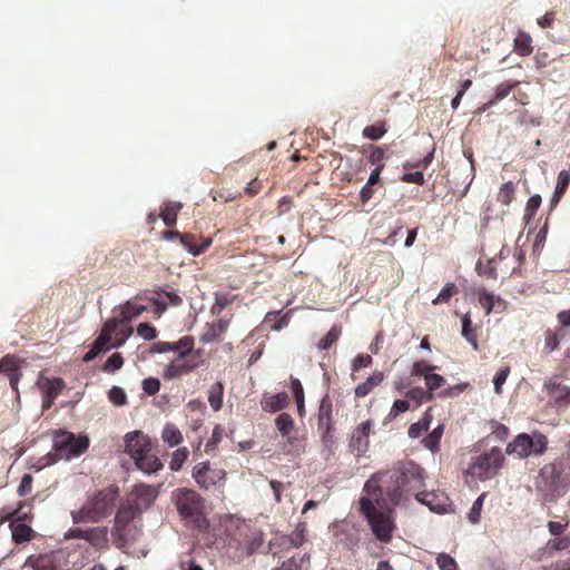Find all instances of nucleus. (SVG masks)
<instances>
[{"mask_svg": "<svg viewBox=\"0 0 570 570\" xmlns=\"http://www.w3.org/2000/svg\"><path fill=\"white\" fill-rule=\"evenodd\" d=\"M161 438L169 446H176L183 442V434L179 429L171 423H167L161 432Z\"/></svg>", "mask_w": 570, "mask_h": 570, "instance_id": "nucleus-35", "label": "nucleus"}, {"mask_svg": "<svg viewBox=\"0 0 570 570\" xmlns=\"http://www.w3.org/2000/svg\"><path fill=\"white\" fill-rule=\"evenodd\" d=\"M193 478L204 490L220 484L226 479V472L220 468H213L208 462L198 463L193 470Z\"/></svg>", "mask_w": 570, "mask_h": 570, "instance_id": "nucleus-15", "label": "nucleus"}, {"mask_svg": "<svg viewBox=\"0 0 570 570\" xmlns=\"http://www.w3.org/2000/svg\"><path fill=\"white\" fill-rule=\"evenodd\" d=\"M291 399L286 392H281L274 395L263 394L261 399V407L268 413H275L286 409L289 405Z\"/></svg>", "mask_w": 570, "mask_h": 570, "instance_id": "nucleus-20", "label": "nucleus"}, {"mask_svg": "<svg viewBox=\"0 0 570 570\" xmlns=\"http://www.w3.org/2000/svg\"><path fill=\"white\" fill-rule=\"evenodd\" d=\"M38 387L42 393V407L49 410L55 400L61 394L65 389V382L60 377H47L41 375L37 382Z\"/></svg>", "mask_w": 570, "mask_h": 570, "instance_id": "nucleus-17", "label": "nucleus"}, {"mask_svg": "<svg viewBox=\"0 0 570 570\" xmlns=\"http://www.w3.org/2000/svg\"><path fill=\"white\" fill-rule=\"evenodd\" d=\"M509 374H510L509 366H504L499 372H497V374L493 379L494 391L497 394H500L502 392V385L507 381V377L509 376Z\"/></svg>", "mask_w": 570, "mask_h": 570, "instance_id": "nucleus-58", "label": "nucleus"}, {"mask_svg": "<svg viewBox=\"0 0 570 570\" xmlns=\"http://www.w3.org/2000/svg\"><path fill=\"white\" fill-rule=\"evenodd\" d=\"M428 475L425 470L412 460L397 463L393 469L383 471L382 487L387 492L392 505L405 502L407 494L431 511L436 513L446 512L451 505L449 497L440 490L424 491Z\"/></svg>", "mask_w": 570, "mask_h": 570, "instance_id": "nucleus-1", "label": "nucleus"}, {"mask_svg": "<svg viewBox=\"0 0 570 570\" xmlns=\"http://www.w3.org/2000/svg\"><path fill=\"white\" fill-rule=\"evenodd\" d=\"M484 497L485 494L482 493L472 504L469 513H468V519L471 523H478L480 521V517H481V511H482V507H483V501H484Z\"/></svg>", "mask_w": 570, "mask_h": 570, "instance_id": "nucleus-47", "label": "nucleus"}, {"mask_svg": "<svg viewBox=\"0 0 570 570\" xmlns=\"http://www.w3.org/2000/svg\"><path fill=\"white\" fill-rule=\"evenodd\" d=\"M436 367L426 361H416L412 366V375L413 376H424L426 374H432Z\"/></svg>", "mask_w": 570, "mask_h": 570, "instance_id": "nucleus-51", "label": "nucleus"}, {"mask_svg": "<svg viewBox=\"0 0 570 570\" xmlns=\"http://www.w3.org/2000/svg\"><path fill=\"white\" fill-rule=\"evenodd\" d=\"M458 293V287L454 283H446L441 289L440 294L432 301L433 305L448 303L453 295Z\"/></svg>", "mask_w": 570, "mask_h": 570, "instance_id": "nucleus-44", "label": "nucleus"}, {"mask_svg": "<svg viewBox=\"0 0 570 570\" xmlns=\"http://www.w3.org/2000/svg\"><path fill=\"white\" fill-rule=\"evenodd\" d=\"M382 473H375L365 482L364 492L367 495L360 499V505L374 537L382 543H390L396 524L394 511L387 505V492L382 487Z\"/></svg>", "mask_w": 570, "mask_h": 570, "instance_id": "nucleus-2", "label": "nucleus"}, {"mask_svg": "<svg viewBox=\"0 0 570 570\" xmlns=\"http://www.w3.org/2000/svg\"><path fill=\"white\" fill-rule=\"evenodd\" d=\"M180 244L194 256L204 253L212 245L210 238H205L200 244L197 243V236L194 234H181Z\"/></svg>", "mask_w": 570, "mask_h": 570, "instance_id": "nucleus-22", "label": "nucleus"}, {"mask_svg": "<svg viewBox=\"0 0 570 570\" xmlns=\"http://www.w3.org/2000/svg\"><path fill=\"white\" fill-rule=\"evenodd\" d=\"M569 525V522H560V521H549L547 527L551 535H562L567 528Z\"/></svg>", "mask_w": 570, "mask_h": 570, "instance_id": "nucleus-62", "label": "nucleus"}, {"mask_svg": "<svg viewBox=\"0 0 570 570\" xmlns=\"http://www.w3.org/2000/svg\"><path fill=\"white\" fill-rule=\"evenodd\" d=\"M305 528L304 527H297L288 537L289 543L294 548L301 547L305 541Z\"/></svg>", "mask_w": 570, "mask_h": 570, "instance_id": "nucleus-60", "label": "nucleus"}, {"mask_svg": "<svg viewBox=\"0 0 570 570\" xmlns=\"http://www.w3.org/2000/svg\"><path fill=\"white\" fill-rule=\"evenodd\" d=\"M372 426L373 422L366 420L358 424L352 433L350 449L357 458L362 456L368 450Z\"/></svg>", "mask_w": 570, "mask_h": 570, "instance_id": "nucleus-18", "label": "nucleus"}, {"mask_svg": "<svg viewBox=\"0 0 570 570\" xmlns=\"http://www.w3.org/2000/svg\"><path fill=\"white\" fill-rule=\"evenodd\" d=\"M541 570H570V558L552 562L542 567Z\"/></svg>", "mask_w": 570, "mask_h": 570, "instance_id": "nucleus-64", "label": "nucleus"}, {"mask_svg": "<svg viewBox=\"0 0 570 570\" xmlns=\"http://www.w3.org/2000/svg\"><path fill=\"white\" fill-rule=\"evenodd\" d=\"M19 360L13 354H7L0 358V373H4L6 375L13 370H19Z\"/></svg>", "mask_w": 570, "mask_h": 570, "instance_id": "nucleus-46", "label": "nucleus"}, {"mask_svg": "<svg viewBox=\"0 0 570 570\" xmlns=\"http://www.w3.org/2000/svg\"><path fill=\"white\" fill-rule=\"evenodd\" d=\"M119 490L117 487H108L89 495L78 510L71 511L73 523H98L112 514Z\"/></svg>", "mask_w": 570, "mask_h": 570, "instance_id": "nucleus-4", "label": "nucleus"}, {"mask_svg": "<svg viewBox=\"0 0 570 570\" xmlns=\"http://www.w3.org/2000/svg\"><path fill=\"white\" fill-rule=\"evenodd\" d=\"M373 363V358L370 354H358L353 360L351 370L352 372H358L363 367H368Z\"/></svg>", "mask_w": 570, "mask_h": 570, "instance_id": "nucleus-54", "label": "nucleus"}, {"mask_svg": "<svg viewBox=\"0 0 570 570\" xmlns=\"http://www.w3.org/2000/svg\"><path fill=\"white\" fill-rule=\"evenodd\" d=\"M124 365V357L121 353L116 352L111 354L102 366V371L106 373H115L120 370Z\"/></svg>", "mask_w": 570, "mask_h": 570, "instance_id": "nucleus-43", "label": "nucleus"}, {"mask_svg": "<svg viewBox=\"0 0 570 570\" xmlns=\"http://www.w3.org/2000/svg\"><path fill=\"white\" fill-rule=\"evenodd\" d=\"M410 409V403L406 400H395L390 411L391 417H396L399 414L406 412Z\"/></svg>", "mask_w": 570, "mask_h": 570, "instance_id": "nucleus-63", "label": "nucleus"}, {"mask_svg": "<svg viewBox=\"0 0 570 570\" xmlns=\"http://www.w3.org/2000/svg\"><path fill=\"white\" fill-rule=\"evenodd\" d=\"M341 327L337 325H333L327 334L320 340L317 346L320 350H328L340 337Z\"/></svg>", "mask_w": 570, "mask_h": 570, "instance_id": "nucleus-42", "label": "nucleus"}, {"mask_svg": "<svg viewBox=\"0 0 570 570\" xmlns=\"http://www.w3.org/2000/svg\"><path fill=\"white\" fill-rule=\"evenodd\" d=\"M505 464V456L500 448L492 446L472 455L463 473L472 481L485 482L495 478Z\"/></svg>", "mask_w": 570, "mask_h": 570, "instance_id": "nucleus-6", "label": "nucleus"}, {"mask_svg": "<svg viewBox=\"0 0 570 570\" xmlns=\"http://www.w3.org/2000/svg\"><path fill=\"white\" fill-rule=\"evenodd\" d=\"M275 425L283 436H287L294 430L295 423L288 413H281L275 419Z\"/></svg>", "mask_w": 570, "mask_h": 570, "instance_id": "nucleus-39", "label": "nucleus"}, {"mask_svg": "<svg viewBox=\"0 0 570 570\" xmlns=\"http://www.w3.org/2000/svg\"><path fill=\"white\" fill-rule=\"evenodd\" d=\"M32 485H33V478L31 474H24L21 479V482L18 487V494L20 497H27L28 494L31 493L32 491Z\"/></svg>", "mask_w": 570, "mask_h": 570, "instance_id": "nucleus-59", "label": "nucleus"}, {"mask_svg": "<svg viewBox=\"0 0 570 570\" xmlns=\"http://www.w3.org/2000/svg\"><path fill=\"white\" fill-rule=\"evenodd\" d=\"M384 157H385L384 149L379 146H374L368 156V161L372 165H375L376 167L382 166V168H384V163H383Z\"/></svg>", "mask_w": 570, "mask_h": 570, "instance_id": "nucleus-61", "label": "nucleus"}, {"mask_svg": "<svg viewBox=\"0 0 570 570\" xmlns=\"http://www.w3.org/2000/svg\"><path fill=\"white\" fill-rule=\"evenodd\" d=\"M228 325V318L222 317L217 320V322L208 326L207 331L202 336V341L207 343L217 340L223 333L226 332Z\"/></svg>", "mask_w": 570, "mask_h": 570, "instance_id": "nucleus-28", "label": "nucleus"}, {"mask_svg": "<svg viewBox=\"0 0 570 570\" xmlns=\"http://www.w3.org/2000/svg\"><path fill=\"white\" fill-rule=\"evenodd\" d=\"M142 390L148 395H156L160 390V381L156 377H147L142 381Z\"/></svg>", "mask_w": 570, "mask_h": 570, "instance_id": "nucleus-57", "label": "nucleus"}, {"mask_svg": "<svg viewBox=\"0 0 570 570\" xmlns=\"http://www.w3.org/2000/svg\"><path fill=\"white\" fill-rule=\"evenodd\" d=\"M308 561L309 557L307 554H304L298 559L292 557L287 561L283 562V564L276 570H302L303 563Z\"/></svg>", "mask_w": 570, "mask_h": 570, "instance_id": "nucleus-49", "label": "nucleus"}, {"mask_svg": "<svg viewBox=\"0 0 570 570\" xmlns=\"http://www.w3.org/2000/svg\"><path fill=\"white\" fill-rule=\"evenodd\" d=\"M125 451L144 473H156L164 466L159 458L151 453V442L141 431H134L125 436Z\"/></svg>", "mask_w": 570, "mask_h": 570, "instance_id": "nucleus-5", "label": "nucleus"}, {"mask_svg": "<svg viewBox=\"0 0 570 570\" xmlns=\"http://www.w3.org/2000/svg\"><path fill=\"white\" fill-rule=\"evenodd\" d=\"M384 380V373L381 371H375L372 375H370L365 382L358 384L355 387V396L356 397H365L368 395L376 386H379Z\"/></svg>", "mask_w": 570, "mask_h": 570, "instance_id": "nucleus-23", "label": "nucleus"}, {"mask_svg": "<svg viewBox=\"0 0 570 570\" xmlns=\"http://www.w3.org/2000/svg\"><path fill=\"white\" fill-rule=\"evenodd\" d=\"M188 450L186 448H179L177 449L171 456V460L169 462V468L173 471H179L184 464V462L188 458Z\"/></svg>", "mask_w": 570, "mask_h": 570, "instance_id": "nucleus-45", "label": "nucleus"}, {"mask_svg": "<svg viewBox=\"0 0 570 570\" xmlns=\"http://www.w3.org/2000/svg\"><path fill=\"white\" fill-rule=\"evenodd\" d=\"M194 344L195 341L193 336H183L177 342L171 343L173 352L177 353V356L188 357L195 352Z\"/></svg>", "mask_w": 570, "mask_h": 570, "instance_id": "nucleus-33", "label": "nucleus"}, {"mask_svg": "<svg viewBox=\"0 0 570 570\" xmlns=\"http://www.w3.org/2000/svg\"><path fill=\"white\" fill-rule=\"evenodd\" d=\"M462 330L461 335L471 344L474 351L479 350V343L476 340V328L472 325L470 314L466 313L462 316Z\"/></svg>", "mask_w": 570, "mask_h": 570, "instance_id": "nucleus-32", "label": "nucleus"}, {"mask_svg": "<svg viewBox=\"0 0 570 570\" xmlns=\"http://www.w3.org/2000/svg\"><path fill=\"white\" fill-rule=\"evenodd\" d=\"M202 350H197L188 357L177 356L164 370V380L170 381L179 379L194 372L200 365V362L197 361V358L202 356Z\"/></svg>", "mask_w": 570, "mask_h": 570, "instance_id": "nucleus-13", "label": "nucleus"}, {"mask_svg": "<svg viewBox=\"0 0 570 570\" xmlns=\"http://www.w3.org/2000/svg\"><path fill=\"white\" fill-rule=\"evenodd\" d=\"M513 49L519 56H530L533 51L531 36L524 31H519L514 39Z\"/></svg>", "mask_w": 570, "mask_h": 570, "instance_id": "nucleus-29", "label": "nucleus"}, {"mask_svg": "<svg viewBox=\"0 0 570 570\" xmlns=\"http://www.w3.org/2000/svg\"><path fill=\"white\" fill-rule=\"evenodd\" d=\"M519 85L518 81H505V82H502L500 83L497 88H495V94H494V97L492 99H490L482 108V110H487L489 108H491L492 106H494L498 101L507 98L510 92Z\"/></svg>", "mask_w": 570, "mask_h": 570, "instance_id": "nucleus-30", "label": "nucleus"}, {"mask_svg": "<svg viewBox=\"0 0 570 570\" xmlns=\"http://www.w3.org/2000/svg\"><path fill=\"white\" fill-rule=\"evenodd\" d=\"M139 513L138 507L132 504L121 505L116 512L115 524L111 531L117 548L125 549L131 539H134L130 522Z\"/></svg>", "mask_w": 570, "mask_h": 570, "instance_id": "nucleus-10", "label": "nucleus"}, {"mask_svg": "<svg viewBox=\"0 0 570 570\" xmlns=\"http://www.w3.org/2000/svg\"><path fill=\"white\" fill-rule=\"evenodd\" d=\"M491 424V435L498 440V441H504L509 434H510V430L507 425L498 422V421H494L492 420L490 422Z\"/></svg>", "mask_w": 570, "mask_h": 570, "instance_id": "nucleus-48", "label": "nucleus"}, {"mask_svg": "<svg viewBox=\"0 0 570 570\" xmlns=\"http://www.w3.org/2000/svg\"><path fill=\"white\" fill-rule=\"evenodd\" d=\"M515 184L508 181L500 187L497 199L503 205H509L514 198Z\"/></svg>", "mask_w": 570, "mask_h": 570, "instance_id": "nucleus-41", "label": "nucleus"}, {"mask_svg": "<svg viewBox=\"0 0 570 570\" xmlns=\"http://www.w3.org/2000/svg\"><path fill=\"white\" fill-rule=\"evenodd\" d=\"M334 405L328 394H325L318 406L317 411V431L320 433L322 443L326 448H331L334 444L333 433L335 431L334 421Z\"/></svg>", "mask_w": 570, "mask_h": 570, "instance_id": "nucleus-12", "label": "nucleus"}, {"mask_svg": "<svg viewBox=\"0 0 570 570\" xmlns=\"http://www.w3.org/2000/svg\"><path fill=\"white\" fill-rule=\"evenodd\" d=\"M566 332L562 327L557 331L548 330L544 334V351L551 353L559 347L560 341L564 337Z\"/></svg>", "mask_w": 570, "mask_h": 570, "instance_id": "nucleus-36", "label": "nucleus"}, {"mask_svg": "<svg viewBox=\"0 0 570 570\" xmlns=\"http://www.w3.org/2000/svg\"><path fill=\"white\" fill-rule=\"evenodd\" d=\"M108 397L109 401L117 406H121L127 403V395L119 386H112L108 392Z\"/></svg>", "mask_w": 570, "mask_h": 570, "instance_id": "nucleus-50", "label": "nucleus"}, {"mask_svg": "<svg viewBox=\"0 0 570 570\" xmlns=\"http://www.w3.org/2000/svg\"><path fill=\"white\" fill-rule=\"evenodd\" d=\"M386 127L384 121H377L373 125L366 126L363 129V136L371 140H377L384 136Z\"/></svg>", "mask_w": 570, "mask_h": 570, "instance_id": "nucleus-40", "label": "nucleus"}, {"mask_svg": "<svg viewBox=\"0 0 570 570\" xmlns=\"http://www.w3.org/2000/svg\"><path fill=\"white\" fill-rule=\"evenodd\" d=\"M145 311L146 306L130 301L116 307L115 315L104 323L100 334L83 355L82 361L89 363L101 352L122 346L134 332L129 323Z\"/></svg>", "mask_w": 570, "mask_h": 570, "instance_id": "nucleus-3", "label": "nucleus"}, {"mask_svg": "<svg viewBox=\"0 0 570 570\" xmlns=\"http://www.w3.org/2000/svg\"><path fill=\"white\" fill-rule=\"evenodd\" d=\"M540 476L549 488L570 485V454H563L540 470Z\"/></svg>", "mask_w": 570, "mask_h": 570, "instance_id": "nucleus-11", "label": "nucleus"}, {"mask_svg": "<svg viewBox=\"0 0 570 570\" xmlns=\"http://www.w3.org/2000/svg\"><path fill=\"white\" fill-rule=\"evenodd\" d=\"M26 566L33 570H61L53 553L32 554L27 559Z\"/></svg>", "mask_w": 570, "mask_h": 570, "instance_id": "nucleus-21", "label": "nucleus"}, {"mask_svg": "<svg viewBox=\"0 0 570 570\" xmlns=\"http://www.w3.org/2000/svg\"><path fill=\"white\" fill-rule=\"evenodd\" d=\"M132 494L137 498L135 507L139 508L141 504L149 507L155 501L157 491L150 485H138L135 488Z\"/></svg>", "mask_w": 570, "mask_h": 570, "instance_id": "nucleus-25", "label": "nucleus"}, {"mask_svg": "<svg viewBox=\"0 0 570 570\" xmlns=\"http://www.w3.org/2000/svg\"><path fill=\"white\" fill-rule=\"evenodd\" d=\"M224 384L222 382L214 383L208 391V402L212 409L217 412L223 406Z\"/></svg>", "mask_w": 570, "mask_h": 570, "instance_id": "nucleus-34", "label": "nucleus"}, {"mask_svg": "<svg viewBox=\"0 0 570 570\" xmlns=\"http://www.w3.org/2000/svg\"><path fill=\"white\" fill-rule=\"evenodd\" d=\"M137 334L145 340H154L157 337V330L149 323H140L137 326Z\"/></svg>", "mask_w": 570, "mask_h": 570, "instance_id": "nucleus-56", "label": "nucleus"}, {"mask_svg": "<svg viewBox=\"0 0 570 570\" xmlns=\"http://www.w3.org/2000/svg\"><path fill=\"white\" fill-rule=\"evenodd\" d=\"M436 563L440 570H458L455 560L446 553L439 554L436 558Z\"/></svg>", "mask_w": 570, "mask_h": 570, "instance_id": "nucleus-55", "label": "nucleus"}, {"mask_svg": "<svg viewBox=\"0 0 570 570\" xmlns=\"http://www.w3.org/2000/svg\"><path fill=\"white\" fill-rule=\"evenodd\" d=\"M570 184V174L567 170H562L558 175L557 186L554 194L551 199V205L556 206L562 196L564 195L568 186Z\"/></svg>", "mask_w": 570, "mask_h": 570, "instance_id": "nucleus-37", "label": "nucleus"}, {"mask_svg": "<svg viewBox=\"0 0 570 570\" xmlns=\"http://www.w3.org/2000/svg\"><path fill=\"white\" fill-rule=\"evenodd\" d=\"M173 502L178 514L193 528L206 529L208 521L204 513V499L195 490L179 488L173 492Z\"/></svg>", "mask_w": 570, "mask_h": 570, "instance_id": "nucleus-7", "label": "nucleus"}, {"mask_svg": "<svg viewBox=\"0 0 570 570\" xmlns=\"http://www.w3.org/2000/svg\"><path fill=\"white\" fill-rule=\"evenodd\" d=\"M547 449L548 438L544 434L540 432H534L532 435L520 433L507 445L505 452L525 459L531 454L542 455Z\"/></svg>", "mask_w": 570, "mask_h": 570, "instance_id": "nucleus-9", "label": "nucleus"}, {"mask_svg": "<svg viewBox=\"0 0 570 570\" xmlns=\"http://www.w3.org/2000/svg\"><path fill=\"white\" fill-rule=\"evenodd\" d=\"M67 538L86 540L97 550H105L109 547L108 528L104 525L94 528H73L68 531Z\"/></svg>", "mask_w": 570, "mask_h": 570, "instance_id": "nucleus-14", "label": "nucleus"}, {"mask_svg": "<svg viewBox=\"0 0 570 570\" xmlns=\"http://www.w3.org/2000/svg\"><path fill=\"white\" fill-rule=\"evenodd\" d=\"M432 422L431 409L426 410L423 416L409 428L407 434L411 439H419L430 429Z\"/></svg>", "mask_w": 570, "mask_h": 570, "instance_id": "nucleus-27", "label": "nucleus"}, {"mask_svg": "<svg viewBox=\"0 0 570 570\" xmlns=\"http://www.w3.org/2000/svg\"><path fill=\"white\" fill-rule=\"evenodd\" d=\"M501 302L502 299L500 298V296H495L484 288L479 292V303L481 307L485 311L487 315H489L494 309L495 303Z\"/></svg>", "mask_w": 570, "mask_h": 570, "instance_id": "nucleus-38", "label": "nucleus"}, {"mask_svg": "<svg viewBox=\"0 0 570 570\" xmlns=\"http://www.w3.org/2000/svg\"><path fill=\"white\" fill-rule=\"evenodd\" d=\"M476 272L479 275L487 276L490 278H497V267L494 265V259H489L484 265L478 263Z\"/></svg>", "mask_w": 570, "mask_h": 570, "instance_id": "nucleus-52", "label": "nucleus"}, {"mask_svg": "<svg viewBox=\"0 0 570 570\" xmlns=\"http://www.w3.org/2000/svg\"><path fill=\"white\" fill-rule=\"evenodd\" d=\"M543 389L549 397V403L557 409L566 410L570 405V386L557 381L556 379H549L544 382Z\"/></svg>", "mask_w": 570, "mask_h": 570, "instance_id": "nucleus-16", "label": "nucleus"}, {"mask_svg": "<svg viewBox=\"0 0 570 570\" xmlns=\"http://www.w3.org/2000/svg\"><path fill=\"white\" fill-rule=\"evenodd\" d=\"M242 539L238 540V548L246 556L255 553L263 544V534L258 530L249 529L246 524L238 528Z\"/></svg>", "mask_w": 570, "mask_h": 570, "instance_id": "nucleus-19", "label": "nucleus"}, {"mask_svg": "<svg viewBox=\"0 0 570 570\" xmlns=\"http://www.w3.org/2000/svg\"><path fill=\"white\" fill-rule=\"evenodd\" d=\"M183 205L177 202H167L161 208L160 217L167 227H171L176 224L177 214L181 209Z\"/></svg>", "mask_w": 570, "mask_h": 570, "instance_id": "nucleus-31", "label": "nucleus"}, {"mask_svg": "<svg viewBox=\"0 0 570 570\" xmlns=\"http://www.w3.org/2000/svg\"><path fill=\"white\" fill-rule=\"evenodd\" d=\"M425 384L428 386V391L431 393L445 384V379L440 374H426L425 375Z\"/></svg>", "mask_w": 570, "mask_h": 570, "instance_id": "nucleus-53", "label": "nucleus"}, {"mask_svg": "<svg viewBox=\"0 0 570 570\" xmlns=\"http://www.w3.org/2000/svg\"><path fill=\"white\" fill-rule=\"evenodd\" d=\"M444 430L445 425L440 423L426 436L422 439V445L430 450L432 453H438L440 451V442L444 434Z\"/></svg>", "mask_w": 570, "mask_h": 570, "instance_id": "nucleus-24", "label": "nucleus"}, {"mask_svg": "<svg viewBox=\"0 0 570 570\" xmlns=\"http://www.w3.org/2000/svg\"><path fill=\"white\" fill-rule=\"evenodd\" d=\"M10 529L12 532V539L16 543H23L33 538L35 531L32 528L22 522L11 521Z\"/></svg>", "mask_w": 570, "mask_h": 570, "instance_id": "nucleus-26", "label": "nucleus"}, {"mask_svg": "<svg viewBox=\"0 0 570 570\" xmlns=\"http://www.w3.org/2000/svg\"><path fill=\"white\" fill-rule=\"evenodd\" d=\"M89 443L87 435L76 436L69 431H56L52 438V449L56 460H70L79 456L88 450Z\"/></svg>", "mask_w": 570, "mask_h": 570, "instance_id": "nucleus-8", "label": "nucleus"}]
</instances>
